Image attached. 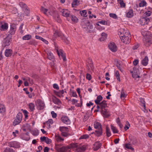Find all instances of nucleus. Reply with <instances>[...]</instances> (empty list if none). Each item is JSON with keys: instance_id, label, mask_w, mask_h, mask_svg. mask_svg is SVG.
Returning <instances> with one entry per match:
<instances>
[{"instance_id": "nucleus-49", "label": "nucleus", "mask_w": 152, "mask_h": 152, "mask_svg": "<svg viewBox=\"0 0 152 152\" xmlns=\"http://www.w3.org/2000/svg\"><path fill=\"white\" fill-rule=\"evenodd\" d=\"M41 10L42 11L44 14H46V13L48 10V9L45 8L44 7H42L41 8Z\"/></svg>"}, {"instance_id": "nucleus-38", "label": "nucleus", "mask_w": 152, "mask_h": 152, "mask_svg": "<svg viewBox=\"0 0 152 152\" xmlns=\"http://www.w3.org/2000/svg\"><path fill=\"white\" fill-rule=\"evenodd\" d=\"M106 133L107 136V137H109L111 135V133L110 131V129L107 126H106Z\"/></svg>"}, {"instance_id": "nucleus-13", "label": "nucleus", "mask_w": 152, "mask_h": 152, "mask_svg": "<svg viewBox=\"0 0 152 152\" xmlns=\"http://www.w3.org/2000/svg\"><path fill=\"white\" fill-rule=\"evenodd\" d=\"M102 129L101 127L98 130H96L94 132V134L97 137H99L102 135Z\"/></svg>"}, {"instance_id": "nucleus-44", "label": "nucleus", "mask_w": 152, "mask_h": 152, "mask_svg": "<svg viewBox=\"0 0 152 152\" xmlns=\"http://www.w3.org/2000/svg\"><path fill=\"white\" fill-rule=\"evenodd\" d=\"M5 108L4 105L0 104V113H3L5 111Z\"/></svg>"}, {"instance_id": "nucleus-11", "label": "nucleus", "mask_w": 152, "mask_h": 152, "mask_svg": "<svg viewBox=\"0 0 152 152\" xmlns=\"http://www.w3.org/2000/svg\"><path fill=\"white\" fill-rule=\"evenodd\" d=\"M63 50L60 49L59 51L58 50H57V52L58 55L60 56V55H61L62 58H63L64 61H66V57L65 54L63 53Z\"/></svg>"}, {"instance_id": "nucleus-31", "label": "nucleus", "mask_w": 152, "mask_h": 152, "mask_svg": "<svg viewBox=\"0 0 152 152\" xmlns=\"http://www.w3.org/2000/svg\"><path fill=\"white\" fill-rule=\"evenodd\" d=\"M139 99L140 103L143 104V106L144 107V109H145V102L144 99L142 98H140Z\"/></svg>"}, {"instance_id": "nucleus-36", "label": "nucleus", "mask_w": 152, "mask_h": 152, "mask_svg": "<svg viewBox=\"0 0 152 152\" xmlns=\"http://www.w3.org/2000/svg\"><path fill=\"white\" fill-rule=\"evenodd\" d=\"M111 128L112 131H113L114 133H117L118 132V130L115 127H114L112 125H111Z\"/></svg>"}, {"instance_id": "nucleus-54", "label": "nucleus", "mask_w": 152, "mask_h": 152, "mask_svg": "<svg viewBox=\"0 0 152 152\" xmlns=\"http://www.w3.org/2000/svg\"><path fill=\"white\" fill-rule=\"evenodd\" d=\"M70 91H71V95L72 96L75 97H77V95L75 91L74 92L73 91H72L71 89H70Z\"/></svg>"}, {"instance_id": "nucleus-24", "label": "nucleus", "mask_w": 152, "mask_h": 152, "mask_svg": "<svg viewBox=\"0 0 152 152\" xmlns=\"http://www.w3.org/2000/svg\"><path fill=\"white\" fill-rule=\"evenodd\" d=\"M8 28V25L7 23H5L1 26V29L2 31L7 30Z\"/></svg>"}, {"instance_id": "nucleus-55", "label": "nucleus", "mask_w": 152, "mask_h": 152, "mask_svg": "<svg viewBox=\"0 0 152 152\" xmlns=\"http://www.w3.org/2000/svg\"><path fill=\"white\" fill-rule=\"evenodd\" d=\"M134 73L132 74V77L133 78L136 79L137 76V74L136 73H137V71L136 72H135L134 68Z\"/></svg>"}, {"instance_id": "nucleus-7", "label": "nucleus", "mask_w": 152, "mask_h": 152, "mask_svg": "<svg viewBox=\"0 0 152 152\" xmlns=\"http://www.w3.org/2000/svg\"><path fill=\"white\" fill-rule=\"evenodd\" d=\"M108 47L110 50L113 52H115L117 51V46L114 42H110L108 45Z\"/></svg>"}, {"instance_id": "nucleus-2", "label": "nucleus", "mask_w": 152, "mask_h": 152, "mask_svg": "<svg viewBox=\"0 0 152 152\" xmlns=\"http://www.w3.org/2000/svg\"><path fill=\"white\" fill-rule=\"evenodd\" d=\"M16 28V27L15 24H12L10 25V30L7 33V35L9 38H12V36L15 34Z\"/></svg>"}, {"instance_id": "nucleus-18", "label": "nucleus", "mask_w": 152, "mask_h": 152, "mask_svg": "<svg viewBox=\"0 0 152 152\" xmlns=\"http://www.w3.org/2000/svg\"><path fill=\"white\" fill-rule=\"evenodd\" d=\"M29 131L34 136H37L39 134L38 130L37 129L32 130L29 128Z\"/></svg>"}, {"instance_id": "nucleus-21", "label": "nucleus", "mask_w": 152, "mask_h": 152, "mask_svg": "<svg viewBox=\"0 0 152 152\" xmlns=\"http://www.w3.org/2000/svg\"><path fill=\"white\" fill-rule=\"evenodd\" d=\"M94 150L96 151L98 150L101 147L102 145V144L101 143H99L98 142H96L94 144Z\"/></svg>"}, {"instance_id": "nucleus-12", "label": "nucleus", "mask_w": 152, "mask_h": 152, "mask_svg": "<svg viewBox=\"0 0 152 152\" xmlns=\"http://www.w3.org/2000/svg\"><path fill=\"white\" fill-rule=\"evenodd\" d=\"M20 6L21 7H22L23 8V10L24 12L28 16V11L26 7V5L25 4H23L21 2H20L19 3Z\"/></svg>"}, {"instance_id": "nucleus-23", "label": "nucleus", "mask_w": 152, "mask_h": 152, "mask_svg": "<svg viewBox=\"0 0 152 152\" xmlns=\"http://www.w3.org/2000/svg\"><path fill=\"white\" fill-rule=\"evenodd\" d=\"M94 128L96 129H99L100 127L102 128V126L101 124L100 123L97 122H94Z\"/></svg>"}, {"instance_id": "nucleus-15", "label": "nucleus", "mask_w": 152, "mask_h": 152, "mask_svg": "<svg viewBox=\"0 0 152 152\" xmlns=\"http://www.w3.org/2000/svg\"><path fill=\"white\" fill-rule=\"evenodd\" d=\"M106 102V101L103 100L99 104L100 106L101 110L105 109V108L107 107V104Z\"/></svg>"}, {"instance_id": "nucleus-57", "label": "nucleus", "mask_w": 152, "mask_h": 152, "mask_svg": "<svg viewBox=\"0 0 152 152\" xmlns=\"http://www.w3.org/2000/svg\"><path fill=\"white\" fill-rule=\"evenodd\" d=\"M126 124H128L129 125V126L126 125H125L124 127V129H125V130H126L127 129H128L129 128V126H130V124L129 123L128 121H126Z\"/></svg>"}, {"instance_id": "nucleus-10", "label": "nucleus", "mask_w": 152, "mask_h": 152, "mask_svg": "<svg viewBox=\"0 0 152 152\" xmlns=\"http://www.w3.org/2000/svg\"><path fill=\"white\" fill-rule=\"evenodd\" d=\"M101 112L104 117L107 118L110 116L109 111L107 109H102L101 110Z\"/></svg>"}, {"instance_id": "nucleus-1", "label": "nucleus", "mask_w": 152, "mask_h": 152, "mask_svg": "<svg viewBox=\"0 0 152 152\" xmlns=\"http://www.w3.org/2000/svg\"><path fill=\"white\" fill-rule=\"evenodd\" d=\"M77 145L75 144H70V147H63L58 148V151L61 152H70L71 148H77Z\"/></svg>"}, {"instance_id": "nucleus-5", "label": "nucleus", "mask_w": 152, "mask_h": 152, "mask_svg": "<svg viewBox=\"0 0 152 152\" xmlns=\"http://www.w3.org/2000/svg\"><path fill=\"white\" fill-rule=\"evenodd\" d=\"M12 38H9V37L7 36V37L4 39L3 41V44L2 46L4 48L6 46H8L10 45L11 43Z\"/></svg>"}, {"instance_id": "nucleus-25", "label": "nucleus", "mask_w": 152, "mask_h": 152, "mask_svg": "<svg viewBox=\"0 0 152 152\" xmlns=\"http://www.w3.org/2000/svg\"><path fill=\"white\" fill-rule=\"evenodd\" d=\"M148 57L145 56L143 59L142 61V64L146 66L147 65L148 63Z\"/></svg>"}, {"instance_id": "nucleus-60", "label": "nucleus", "mask_w": 152, "mask_h": 152, "mask_svg": "<svg viewBox=\"0 0 152 152\" xmlns=\"http://www.w3.org/2000/svg\"><path fill=\"white\" fill-rule=\"evenodd\" d=\"M45 142L46 143L49 144L51 142V139L47 137V139H46Z\"/></svg>"}, {"instance_id": "nucleus-59", "label": "nucleus", "mask_w": 152, "mask_h": 152, "mask_svg": "<svg viewBox=\"0 0 152 152\" xmlns=\"http://www.w3.org/2000/svg\"><path fill=\"white\" fill-rule=\"evenodd\" d=\"M86 78L88 80H90L91 79V76L90 74L87 73L86 74Z\"/></svg>"}, {"instance_id": "nucleus-50", "label": "nucleus", "mask_w": 152, "mask_h": 152, "mask_svg": "<svg viewBox=\"0 0 152 152\" xmlns=\"http://www.w3.org/2000/svg\"><path fill=\"white\" fill-rule=\"evenodd\" d=\"M61 134L62 136L64 137H67L69 135H70V134L66 132H61Z\"/></svg>"}, {"instance_id": "nucleus-3", "label": "nucleus", "mask_w": 152, "mask_h": 152, "mask_svg": "<svg viewBox=\"0 0 152 152\" xmlns=\"http://www.w3.org/2000/svg\"><path fill=\"white\" fill-rule=\"evenodd\" d=\"M22 113H19L17 115L16 118L13 122V125L15 126L20 123L22 120Z\"/></svg>"}, {"instance_id": "nucleus-52", "label": "nucleus", "mask_w": 152, "mask_h": 152, "mask_svg": "<svg viewBox=\"0 0 152 152\" xmlns=\"http://www.w3.org/2000/svg\"><path fill=\"white\" fill-rule=\"evenodd\" d=\"M120 4L121 5V7H125L126 5L125 3L124 2L123 0H120Z\"/></svg>"}, {"instance_id": "nucleus-17", "label": "nucleus", "mask_w": 152, "mask_h": 152, "mask_svg": "<svg viewBox=\"0 0 152 152\" xmlns=\"http://www.w3.org/2000/svg\"><path fill=\"white\" fill-rule=\"evenodd\" d=\"M121 40L124 43L127 44L130 42V39L129 38V37H123V39H122Z\"/></svg>"}, {"instance_id": "nucleus-46", "label": "nucleus", "mask_w": 152, "mask_h": 152, "mask_svg": "<svg viewBox=\"0 0 152 152\" xmlns=\"http://www.w3.org/2000/svg\"><path fill=\"white\" fill-rule=\"evenodd\" d=\"M47 124L49 125V127H50V124H52L53 123V121L52 119H49L46 122Z\"/></svg>"}, {"instance_id": "nucleus-35", "label": "nucleus", "mask_w": 152, "mask_h": 152, "mask_svg": "<svg viewBox=\"0 0 152 152\" xmlns=\"http://www.w3.org/2000/svg\"><path fill=\"white\" fill-rule=\"evenodd\" d=\"M35 105L34 104L31 103H29V108L31 111H33L35 109Z\"/></svg>"}, {"instance_id": "nucleus-62", "label": "nucleus", "mask_w": 152, "mask_h": 152, "mask_svg": "<svg viewBox=\"0 0 152 152\" xmlns=\"http://www.w3.org/2000/svg\"><path fill=\"white\" fill-rule=\"evenodd\" d=\"M139 61L137 59H135L133 61V63L134 66L137 65Z\"/></svg>"}, {"instance_id": "nucleus-8", "label": "nucleus", "mask_w": 152, "mask_h": 152, "mask_svg": "<svg viewBox=\"0 0 152 152\" xmlns=\"http://www.w3.org/2000/svg\"><path fill=\"white\" fill-rule=\"evenodd\" d=\"M146 43H148V45H146L147 46L152 44V34H151L149 35H147L146 37Z\"/></svg>"}, {"instance_id": "nucleus-58", "label": "nucleus", "mask_w": 152, "mask_h": 152, "mask_svg": "<svg viewBox=\"0 0 152 152\" xmlns=\"http://www.w3.org/2000/svg\"><path fill=\"white\" fill-rule=\"evenodd\" d=\"M51 113L52 115L53 118H56L57 116V114L55 113L53 111L51 112Z\"/></svg>"}, {"instance_id": "nucleus-64", "label": "nucleus", "mask_w": 152, "mask_h": 152, "mask_svg": "<svg viewBox=\"0 0 152 152\" xmlns=\"http://www.w3.org/2000/svg\"><path fill=\"white\" fill-rule=\"evenodd\" d=\"M53 87L54 88L58 90L59 89V87L58 85L56 84H54L53 85Z\"/></svg>"}, {"instance_id": "nucleus-63", "label": "nucleus", "mask_w": 152, "mask_h": 152, "mask_svg": "<svg viewBox=\"0 0 152 152\" xmlns=\"http://www.w3.org/2000/svg\"><path fill=\"white\" fill-rule=\"evenodd\" d=\"M23 40H28V34H27L24 36L23 37Z\"/></svg>"}, {"instance_id": "nucleus-51", "label": "nucleus", "mask_w": 152, "mask_h": 152, "mask_svg": "<svg viewBox=\"0 0 152 152\" xmlns=\"http://www.w3.org/2000/svg\"><path fill=\"white\" fill-rule=\"evenodd\" d=\"M109 15L110 17L114 19H116L117 18V16L115 14L110 13V14Z\"/></svg>"}, {"instance_id": "nucleus-27", "label": "nucleus", "mask_w": 152, "mask_h": 152, "mask_svg": "<svg viewBox=\"0 0 152 152\" xmlns=\"http://www.w3.org/2000/svg\"><path fill=\"white\" fill-rule=\"evenodd\" d=\"M69 128L65 126H60L59 128V130L61 132H68Z\"/></svg>"}, {"instance_id": "nucleus-6", "label": "nucleus", "mask_w": 152, "mask_h": 152, "mask_svg": "<svg viewBox=\"0 0 152 152\" xmlns=\"http://www.w3.org/2000/svg\"><path fill=\"white\" fill-rule=\"evenodd\" d=\"M140 24L141 25H144L147 24L150 21V20L148 18H145L142 16L140 18Z\"/></svg>"}, {"instance_id": "nucleus-39", "label": "nucleus", "mask_w": 152, "mask_h": 152, "mask_svg": "<svg viewBox=\"0 0 152 152\" xmlns=\"http://www.w3.org/2000/svg\"><path fill=\"white\" fill-rule=\"evenodd\" d=\"M22 129L24 131H26L28 130V124H26L23 125V126L22 128Z\"/></svg>"}, {"instance_id": "nucleus-19", "label": "nucleus", "mask_w": 152, "mask_h": 152, "mask_svg": "<svg viewBox=\"0 0 152 152\" xmlns=\"http://www.w3.org/2000/svg\"><path fill=\"white\" fill-rule=\"evenodd\" d=\"M12 51L10 49H6L5 52V55L7 57L11 56L12 54Z\"/></svg>"}, {"instance_id": "nucleus-48", "label": "nucleus", "mask_w": 152, "mask_h": 152, "mask_svg": "<svg viewBox=\"0 0 152 152\" xmlns=\"http://www.w3.org/2000/svg\"><path fill=\"white\" fill-rule=\"evenodd\" d=\"M21 111H22L23 113L24 114V115L25 116V118H26L28 117V112L25 110H23V109L21 110Z\"/></svg>"}, {"instance_id": "nucleus-41", "label": "nucleus", "mask_w": 152, "mask_h": 152, "mask_svg": "<svg viewBox=\"0 0 152 152\" xmlns=\"http://www.w3.org/2000/svg\"><path fill=\"white\" fill-rule=\"evenodd\" d=\"M48 58L50 60H52L54 59V56L52 53H49L48 54Z\"/></svg>"}, {"instance_id": "nucleus-42", "label": "nucleus", "mask_w": 152, "mask_h": 152, "mask_svg": "<svg viewBox=\"0 0 152 152\" xmlns=\"http://www.w3.org/2000/svg\"><path fill=\"white\" fill-rule=\"evenodd\" d=\"M130 144L129 143H127L125 144V147L126 148L129 149H131L132 151L134 150V149L133 148L130 146Z\"/></svg>"}, {"instance_id": "nucleus-14", "label": "nucleus", "mask_w": 152, "mask_h": 152, "mask_svg": "<svg viewBox=\"0 0 152 152\" xmlns=\"http://www.w3.org/2000/svg\"><path fill=\"white\" fill-rule=\"evenodd\" d=\"M61 119L63 122L67 124H69L70 123V120L67 116L62 117Z\"/></svg>"}, {"instance_id": "nucleus-43", "label": "nucleus", "mask_w": 152, "mask_h": 152, "mask_svg": "<svg viewBox=\"0 0 152 152\" xmlns=\"http://www.w3.org/2000/svg\"><path fill=\"white\" fill-rule=\"evenodd\" d=\"M115 76L117 79V80L120 82L121 81L120 79V75L119 72L118 71H116L115 72Z\"/></svg>"}, {"instance_id": "nucleus-33", "label": "nucleus", "mask_w": 152, "mask_h": 152, "mask_svg": "<svg viewBox=\"0 0 152 152\" xmlns=\"http://www.w3.org/2000/svg\"><path fill=\"white\" fill-rule=\"evenodd\" d=\"M22 139L24 140L28 141V133L24 134L22 137Z\"/></svg>"}, {"instance_id": "nucleus-45", "label": "nucleus", "mask_w": 152, "mask_h": 152, "mask_svg": "<svg viewBox=\"0 0 152 152\" xmlns=\"http://www.w3.org/2000/svg\"><path fill=\"white\" fill-rule=\"evenodd\" d=\"M89 137V136L88 134H84L83 135L81 136V137L79 138L80 139H86L88 138Z\"/></svg>"}, {"instance_id": "nucleus-56", "label": "nucleus", "mask_w": 152, "mask_h": 152, "mask_svg": "<svg viewBox=\"0 0 152 152\" xmlns=\"http://www.w3.org/2000/svg\"><path fill=\"white\" fill-rule=\"evenodd\" d=\"M116 66L118 67V69L121 71V72H123L124 71L123 69L121 68L120 64L119 63L118 61H117V64H116Z\"/></svg>"}, {"instance_id": "nucleus-47", "label": "nucleus", "mask_w": 152, "mask_h": 152, "mask_svg": "<svg viewBox=\"0 0 152 152\" xmlns=\"http://www.w3.org/2000/svg\"><path fill=\"white\" fill-rule=\"evenodd\" d=\"M146 4V2L145 1H143L139 4L140 7H143L145 6Z\"/></svg>"}, {"instance_id": "nucleus-29", "label": "nucleus", "mask_w": 152, "mask_h": 152, "mask_svg": "<svg viewBox=\"0 0 152 152\" xmlns=\"http://www.w3.org/2000/svg\"><path fill=\"white\" fill-rule=\"evenodd\" d=\"M123 35H121L120 36V37L121 39L122 40V39H123V37H130V34L129 33L128 31H126L124 32V34Z\"/></svg>"}, {"instance_id": "nucleus-30", "label": "nucleus", "mask_w": 152, "mask_h": 152, "mask_svg": "<svg viewBox=\"0 0 152 152\" xmlns=\"http://www.w3.org/2000/svg\"><path fill=\"white\" fill-rule=\"evenodd\" d=\"M151 13L152 12H151V11H148L147 12H145L142 16L145 18H148V17H149L151 15Z\"/></svg>"}, {"instance_id": "nucleus-4", "label": "nucleus", "mask_w": 152, "mask_h": 152, "mask_svg": "<svg viewBox=\"0 0 152 152\" xmlns=\"http://www.w3.org/2000/svg\"><path fill=\"white\" fill-rule=\"evenodd\" d=\"M84 24H85V26H83V28H87V29H88V31L89 33L91 32H92L91 29H93V26L90 23V22L89 21H87L84 22Z\"/></svg>"}, {"instance_id": "nucleus-40", "label": "nucleus", "mask_w": 152, "mask_h": 152, "mask_svg": "<svg viewBox=\"0 0 152 152\" xmlns=\"http://www.w3.org/2000/svg\"><path fill=\"white\" fill-rule=\"evenodd\" d=\"M80 14L81 15L83 16L84 17H86L87 16V15H86L87 11L86 10H83L82 11H80Z\"/></svg>"}, {"instance_id": "nucleus-61", "label": "nucleus", "mask_w": 152, "mask_h": 152, "mask_svg": "<svg viewBox=\"0 0 152 152\" xmlns=\"http://www.w3.org/2000/svg\"><path fill=\"white\" fill-rule=\"evenodd\" d=\"M55 34H56L58 36L60 37L62 36V33L61 32L58 31H56Z\"/></svg>"}, {"instance_id": "nucleus-53", "label": "nucleus", "mask_w": 152, "mask_h": 152, "mask_svg": "<svg viewBox=\"0 0 152 152\" xmlns=\"http://www.w3.org/2000/svg\"><path fill=\"white\" fill-rule=\"evenodd\" d=\"M54 92L56 95L57 96L59 97H61V96H63L62 94L60 92H57L54 91Z\"/></svg>"}, {"instance_id": "nucleus-34", "label": "nucleus", "mask_w": 152, "mask_h": 152, "mask_svg": "<svg viewBox=\"0 0 152 152\" xmlns=\"http://www.w3.org/2000/svg\"><path fill=\"white\" fill-rule=\"evenodd\" d=\"M53 101L55 104H58L61 103L60 99L56 97H55L53 99Z\"/></svg>"}, {"instance_id": "nucleus-22", "label": "nucleus", "mask_w": 152, "mask_h": 152, "mask_svg": "<svg viewBox=\"0 0 152 152\" xmlns=\"http://www.w3.org/2000/svg\"><path fill=\"white\" fill-rule=\"evenodd\" d=\"M134 15L133 10L132 9L129 10L126 13V16L128 18H130L133 16Z\"/></svg>"}, {"instance_id": "nucleus-16", "label": "nucleus", "mask_w": 152, "mask_h": 152, "mask_svg": "<svg viewBox=\"0 0 152 152\" xmlns=\"http://www.w3.org/2000/svg\"><path fill=\"white\" fill-rule=\"evenodd\" d=\"M62 15L66 17H70L71 15L69 13V12L67 10H63L62 12Z\"/></svg>"}, {"instance_id": "nucleus-20", "label": "nucleus", "mask_w": 152, "mask_h": 152, "mask_svg": "<svg viewBox=\"0 0 152 152\" xmlns=\"http://www.w3.org/2000/svg\"><path fill=\"white\" fill-rule=\"evenodd\" d=\"M103 97L101 95H99L97 97L96 99L95 100V103L98 105L100 103V102L102 100Z\"/></svg>"}, {"instance_id": "nucleus-28", "label": "nucleus", "mask_w": 152, "mask_h": 152, "mask_svg": "<svg viewBox=\"0 0 152 152\" xmlns=\"http://www.w3.org/2000/svg\"><path fill=\"white\" fill-rule=\"evenodd\" d=\"M88 60H89V62L88 64H89L90 67L91 68V69L92 70H93L94 69V66L93 64V62L92 61V59L91 58H89Z\"/></svg>"}, {"instance_id": "nucleus-37", "label": "nucleus", "mask_w": 152, "mask_h": 152, "mask_svg": "<svg viewBox=\"0 0 152 152\" xmlns=\"http://www.w3.org/2000/svg\"><path fill=\"white\" fill-rule=\"evenodd\" d=\"M71 18L72 20L75 22H77L78 20V19L75 16L71 15L69 17Z\"/></svg>"}, {"instance_id": "nucleus-32", "label": "nucleus", "mask_w": 152, "mask_h": 152, "mask_svg": "<svg viewBox=\"0 0 152 152\" xmlns=\"http://www.w3.org/2000/svg\"><path fill=\"white\" fill-rule=\"evenodd\" d=\"M55 138L56 139L57 142H61V141H63L64 140V139L62 138L61 137L58 135H55Z\"/></svg>"}, {"instance_id": "nucleus-9", "label": "nucleus", "mask_w": 152, "mask_h": 152, "mask_svg": "<svg viewBox=\"0 0 152 152\" xmlns=\"http://www.w3.org/2000/svg\"><path fill=\"white\" fill-rule=\"evenodd\" d=\"M38 106V110H41L44 109L45 107L44 103L42 100L39 99L37 100Z\"/></svg>"}, {"instance_id": "nucleus-26", "label": "nucleus", "mask_w": 152, "mask_h": 152, "mask_svg": "<svg viewBox=\"0 0 152 152\" xmlns=\"http://www.w3.org/2000/svg\"><path fill=\"white\" fill-rule=\"evenodd\" d=\"M35 38L37 39H39L42 40L46 44H48V42L47 40L44 39L43 38L40 37L39 36L36 35L35 36Z\"/></svg>"}]
</instances>
